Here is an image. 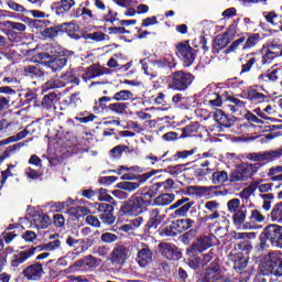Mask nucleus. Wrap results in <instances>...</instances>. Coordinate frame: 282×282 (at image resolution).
Listing matches in <instances>:
<instances>
[{"label": "nucleus", "mask_w": 282, "mask_h": 282, "mask_svg": "<svg viewBox=\"0 0 282 282\" xmlns=\"http://www.w3.org/2000/svg\"><path fill=\"white\" fill-rule=\"evenodd\" d=\"M151 199H153V194H151V192H137L123 203L121 210L130 217H138V215L144 213V207L151 204Z\"/></svg>", "instance_id": "f257e3e1"}, {"label": "nucleus", "mask_w": 282, "mask_h": 282, "mask_svg": "<svg viewBox=\"0 0 282 282\" xmlns=\"http://www.w3.org/2000/svg\"><path fill=\"white\" fill-rule=\"evenodd\" d=\"M67 56H74V52L66 51L64 55H56V51L39 53L40 61L52 72H61L67 65Z\"/></svg>", "instance_id": "f03ea898"}, {"label": "nucleus", "mask_w": 282, "mask_h": 282, "mask_svg": "<svg viewBox=\"0 0 282 282\" xmlns=\"http://www.w3.org/2000/svg\"><path fill=\"white\" fill-rule=\"evenodd\" d=\"M261 163H247L239 165L229 175V182L238 184L239 182H248L252 175L259 172Z\"/></svg>", "instance_id": "7ed1b4c3"}, {"label": "nucleus", "mask_w": 282, "mask_h": 282, "mask_svg": "<svg viewBox=\"0 0 282 282\" xmlns=\"http://www.w3.org/2000/svg\"><path fill=\"white\" fill-rule=\"evenodd\" d=\"M131 257V245L124 242H117L110 252V262L112 265L122 268Z\"/></svg>", "instance_id": "20e7f679"}, {"label": "nucleus", "mask_w": 282, "mask_h": 282, "mask_svg": "<svg viewBox=\"0 0 282 282\" xmlns=\"http://www.w3.org/2000/svg\"><path fill=\"white\" fill-rule=\"evenodd\" d=\"M102 263L101 259H98L91 254L84 257L83 259L77 260L70 267H68L65 272L66 274H72L74 272H80L85 270H95Z\"/></svg>", "instance_id": "39448f33"}, {"label": "nucleus", "mask_w": 282, "mask_h": 282, "mask_svg": "<svg viewBox=\"0 0 282 282\" xmlns=\"http://www.w3.org/2000/svg\"><path fill=\"white\" fill-rule=\"evenodd\" d=\"M200 282H232V280L229 276L221 274V267H219V262L214 260L207 267Z\"/></svg>", "instance_id": "423d86ee"}, {"label": "nucleus", "mask_w": 282, "mask_h": 282, "mask_svg": "<svg viewBox=\"0 0 282 282\" xmlns=\"http://www.w3.org/2000/svg\"><path fill=\"white\" fill-rule=\"evenodd\" d=\"M193 75L191 73H184V70H176L171 77V89L176 91H186L193 83Z\"/></svg>", "instance_id": "0eeeda50"}, {"label": "nucleus", "mask_w": 282, "mask_h": 282, "mask_svg": "<svg viewBox=\"0 0 282 282\" xmlns=\"http://www.w3.org/2000/svg\"><path fill=\"white\" fill-rule=\"evenodd\" d=\"M69 83H73V85H80V79H78L72 70L62 74L57 79L48 80L43 86V89H61V87H65L66 85H69Z\"/></svg>", "instance_id": "6e6552de"}, {"label": "nucleus", "mask_w": 282, "mask_h": 282, "mask_svg": "<svg viewBox=\"0 0 282 282\" xmlns=\"http://www.w3.org/2000/svg\"><path fill=\"white\" fill-rule=\"evenodd\" d=\"M282 158V147L275 150H268L264 152H252L247 154V160L251 162H276Z\"/></svg>", "instance_id": "1a4fd4ad"}, {"label": "nucleus", "mask_w": 282, "mask_h": 282, "mask_svg": "<svg viewBox=\"0 0 282 282\" xmlns=\"http://www.w3.org/2000/svg\"><path fill=\"white\" fill-rule=\"evenodd\" d=\"M89 6V0H86L85 2L80 3L76 9L72 10L70 18L82 19L84 23H91L93 21H96V14H94V11L91 9H88Z\"/></svg>", "instance_id": "9d476101"}, {"label": "nucleus", "mask_w": 282, "mask_h": 282, "mask_svg": "<svg viewBox=\"0 0 282 282\" xmlns=\"http://www.w3.org/2000/svg\"><path fill=\"white\" fill-rule=\"evenodd\" d=\"M282 56V47L279 44H274V42L268 43L265 46L262 47V65H271L274 58H279Z\"/></svg>", "instance_id": "9b49d317"}, {"label": "nucleus", "mask_w": 282, "mask_h": 282, "mask_svg": "<svg viewBox=\"0 0 282 282\" xmlns=\"http://www.w3.org/2000/svg\"><path fill=\"white\" fill-rule=\"evenodd\" d=\"M265 268H268V271L271 272V274H274V276H282V257L281 252L274 251L270 252L265 257Z\"/></svg>", "instance_id": "f8f14e48"}, {"label": "nucleus", "mask_w": 282, "mask_h": 282, "mask_svg": "<svg viewBox=\"0 0 282 282\" xmlns=\"http://www.w3.org/2000/svg\"><path fill=\"white\" fill-rule=\"evenodd\" d=\"M177 51L178 54H181L184 67H191V65L195 63V58H197V51L188 44V41H184L178 44Z\"/></svg>", "instance_id": "ddd939ff"}, {"label": "nucleus", "mask_w": 282, "mask_h": 282, "mask_svg": "<svg viewBox=\"0 0 282 282\" xmlns=\"http://www.w3.org/2000/svg\"><path fill=\"white\" fill-rule=\"evenodd\" d=\"M235 239H242V241L235 245V250L246 252V254L252 252V241L250 239H257L256 232H236Z\"/></svg>", "instance_id": "4468645a"}, {"label": "nucleus", "mask_w": 282, "mask_h": 282, "mask_svg": "<svg viewBox=\"0 0 282 282\" xmlns=\"http://www.w3.org/2000/svg\"><path fill=\"white\" fill-rule=\"evenodd\" d=\"M264 234L271 246L282 248V227L279 225H269L264 228Z\"/></svg>", "instance_id": "2eb2a0df"}, {"label": "nucleus", "mask_w": 282, "mask_h": 282, "mask_svg": "<svg viewBox=\"0 0 282 282\" xmlns=\"http://www.w3.org/2000/svg\"><path fill=\"white\" fill-rule=\"evenodd\" d=\"M260 224H265V214L261 209H251L248 221L243 225V230H257Z\"/></svg>", "instance_id": "dca6fc26"}, {"label": "nucleus", "mask_w": 282, "mask_h": 282, "mask_svg": "<svg viewBox=\"0 0 282 282\" xmlns=\"http://www.w3.org/2000/svg\"><path fill=\"white\" fill-rule=\"evenodd\" d=\"M97 210L100 213L99 219L101 224L106 226H111V224L116 223V215H113V205H109L107 203L97 204Z\"/></svg>", "instance_id": "f3484780"}, {"label": "nucleus", "mask_w": 282, "mask_h": 282, "mask_svg": "<svg viewBox=\"0 0 282 282\" xmlns=\"http://www.w3.org/2000/svg\"><path fill=\"white\" fill-rule=\"evenodd\" d=\"M137 262L140 268H147L153 262V251L149 248V245L141 242L138 249Z\"/></svg>", "instance_id": "a211bd4d"}, {"label": "nucleus", "mask_w": 282, "mask_h": 282, "mask_svg": "<svg viewBox=\"0 0 282 282\" xmlns=\"http://www.w3.org/2000/svg\"><path fill=\"white\" fill-rule=\"evenodd\" d=\"M22 273L28 281H41L43 274H45V270H43V265L40 262H35L26 267Z\"/></svg>", "instance_id": "6ab92c4d"}, {"label": "nucleus", "mask_w": 282, "mask_h": 282, "mask_svg": "<svg viewBox=\"0 0 282 282\" xmlns=\"http://www.w3.org/2000/svg\"><path fill=\"white\" fill-rule=\"evenodd\" d=\"M35 252L36 248L34 247H31L24 251H15L12 256L11 268H19V265H23L25 261L34 257Z\"/></svg>", "instance_id": "aec40b11"}, {"label": "nucleus", "mask_w": 282, "mask_h": 282, "mask_svg": "<svg viewBox=\"0 0 282 282\" xmlns=\"http://www.w3.org/2000/svg\"><path fill=\"white\" fill-rule=\"evenodd\" d=\"M151 66L152 68H149L147 64H143L142 69L147 76L155 78V76H158V69H167V67H171V63L166 58H161L152 61Z\"/></svg>", "instance_id": "412c9836"}, {"label": "nucleus", "mask_w": 282, "mask_h": 282, "mask_svg": "<svg viewBox=\"0 0 282 282\" xmlns=\"http://www.w3.org/2000/svg\"><path fill=\"white\" fill-rule=\"evenodd\" d=\"M205 221H215V219H219L221 215L219 214V203L217 200H208L205 203Z\"/></svg>", "instance_id": "4be33fe9"}, {"label": "nucleus", "mask_w": 282, "mask_h": 282, "mask_svg": "<svg viewBox=\"0 0 282 282\" xmlns=\"http://www.w3.org/2000/svg\"><path fill=\"white\" fill-rule=\"evenodd\" d=\"M160 248L163 257H166L169 261H177L182 257V253H180L177 247L173 243L163 242L160 245Z\"/></svg>", "instance_id": "5701e85b"}, {"label": "nucleus", "mask_w": 282, "mask_h": 282, "mask_svg": "<svg viewBox=\"0 0 282 282\" xmlns=\"http://www.w3.org/2000/svg\"><path fill=\"white\" fill-rule=\"evenodd\" d=\"M213 239H215V236H204L200 239H198L196 242H194L189 249H192V252H204V250H208L210 246H213Z\"/></svg>", "instance_id": "b1692460"}, {"label": "nucleus", "mask_w": 282, "mask_h": 282, "mask_svg": "<svg viewBox=\"0 0 282 282\" xmlns=\"http://www.w3.org/2000/svg\"><path fill=\"white\" fill-rule=\"evenodd\" d=\"M166 215L162 214V212L158 208H153L149 213V220L147 223V228L154 230L162 224L163 219H165Z\"/></svg>", "instance_id": "393cba45"}, {"label": "nucleus", "mask_w": 282, "mask_h": 282, "mask_svg": "<svg viewBox=\"0 0 282 282\" xmlns=\"http://www.w3.org/2000/svg\"><path fill=\"white\" fill-rule=\"evenodd\" d=\"M214 120L220 127L225 129H230L235 124V118L224 113V110H216L214 113Z\"/></svg>", "instance_id": "a878e982"}, {"label": "nucleus", "mask_w": 282, "mask_h": 282, "mask_svg": "<svg viewBox=\"0 0 282 282\" xmlns=\"http://www.w3.org/2000/svg\"><path fill=\"white\" fill-rule=\"evenodd\" d=\"M74 6H76V0H61L59 2L54 3L53 8L56 14L61 15L72 12Z\"/></svg>", "instance_id": "bb28decb"}, {"label": "nucleus", "mask_w": 282, "mask_h": 282, "mask_svg": "<svg viewBox=\"0 0 282 282\" xmlns=\"http://www.w3.org/2000/svg\"><path fill=\"white\" fill-rule=\"evenodd\" d=\"M245 96L248 100L251 102H254L256 105H261V102H268L269 98L265 94L259 93L257 89L249 88L245 93Z\"/></svg>", "instance_id": "cd10ccee"}, {"label": "nucleus", "mask_w": 282, "mask_h": 282, "mask_svg": "<svg viewBox=\"0 0 282 282\" xmlns=\"http://www.w3.org/2000/svg\"><path fill=\"white\" fill-rule=\"evenodd\" d=\"M197 153V148L191 149V150H183V151H177L175 154L172 156L169 155L167 160L165 162H180V160L186 161L191 160V156Z\"/></svg>", "instance_id": "c85d7f7f"}, {"label": "nucleus", "mask_w": 282, "mask_h": 282, "mask_svg": "<svg viewBox=\"0 0 282 282\" xmlns=\"http://www.w3.org/2000/svg\"><path fill=\"white\" fill-rule=\"evenodd\" d=\"M230 44V33L225 32L223 34H219L214 40V51L219 52L220 50H224V47L228 46Z\"/></svg>", "instance_id": "c756f323"}, {"label": "nucleus", "mask_w": 282, "mask_h": 282, "mask_svg": "<svg viewBox=\"0 0 282 282\" xmlns=\"http://www.w3.org/2000/svg\"><path fill=\"white\" fill-rule=\"evenodd\" d=\"M210 180L213 184H226V182H230V175L225 170H216L213 172Z\"/></svg>", "instance_id": "7c9ffc66"}, {"label": "nucleus", "mask_w": 282, "mask_h": 282, "mask_svg": "<svg viewBox=\"0 0 282 282\" xmlns=\"http://www.w3.org/2000/svg\"><path fill=\"white\" fill-rule=\"evenodd\" d=\"M195 252H197V251H192V249H187V254L189 257L188 265H189V268H193V270L203 268L202 256H197Z\"/></svg>", "instance_id": "2f4dec72"}, {"label": "nucleus", "mask_w": 282, "mask_h": 282, "mask_svg": "<svg viewBox=\"0 0 282 282\" xmlns=\"http://www.w3.org/2000/svg\"><path fill=\"white\" fill-rule=\"evenodd\" d=\"M173 202H175V194L165 193L154 198L155 206H169Z\"/></svg>", "instance_id": "473e14b6"}, {"label": "nucleus", "mask_w": 282, "mask_h": 282, "mask_svg": "<svg viewBox=\"0 0 282 282\" xmlns=\"http://www.w3.org/2000/svg\"><path fill=\"white\" fill-rule=\"evenodd\" d=\"M169 155H171V151H166L161 156H155V154L150 153V154L145 155V160H149L151 162L152 166H155V164H158V162H162L163 164H170V161H166V160H169Z\"/></svg>", "instance_id": "72a5a7b5"}, {"label": "nucleus", "mask_w": 282, "mask_h": 282, "mask_svg": "<svg viewBox=\"0 0 282 282\" xmlns=\"http://www.w3.org/2000/svg\"><path fill=\"white\" fill-rule=\"evenodd\" d=\"M33 248H36V252H54V250H58V248H61V240H53Z\"/></svg>", "instance_id": "f704fd0d"}, {"label": "nucleus", "mask_w": 282, "mask_h": 282, "mask_svg": "<svg viewBox=\"0 0 282 282\" xmlns=\"http://www.w3.org/2000/svg\"><path fill=\"white\" fill-rule=\"evenodd\" d=\"M183 134L181 138H193L197 135V131H199V123L198 122H192L191 124L183 128Z\"/></svg>", "instance_id": "c9c22d12"}, {"label": "nucleus", "mask_w": 282, "mask_h": 282, "mask_svg": "<svg viewBox=\"0 0 282 282\" xmlns=\"http://www.w3.org/2000/svg\"><path fill=\"white\" fill-rule=\"evenodd\" d=\"M133 99V93L131 90H119L113 94L112 100H116V102H127V100Z\"/></svg>", "instance_id": "e433bc0d"}, {"label": "nucleus", "mask_w": 282, "mask_h": 282, "mask_svg": "<svg viewBox=\"0 0 282 282\" xmlns=\"http://www.w3.org/2000/svg\"><path fill=\"white\" fill-rule=\"evenodd\" d=\"M279 69L275 68L271 72H269L267 75L265 74H261L258 77L259 83H276V80H279Z\"/></svg>", "instance_id": "4c0bfd02"}, {"label": "nucleus", "mask_w": 282, "mask_h": 282, "mask_svg": "<svg viewBox=\"0 0 282 282\" xmlns=\"http://www.w3.org/2000/svg\"><path fill=\"white\" fill-rule=\"evenodd\" d=\"M33 224L39 229H45L50 226V216L47 215H35L33 217Z\"/></svg>", "instance_id": "58836bf2"}, {"label": "nucleus", "mask_w": 282, "mask_h": 282, "mask_svg": "<svg viewBox=\"0 0 282 282\" xmlns=\"http://www.w3.org/2000/svg\"><path fill=\"white\" fill-rule=\"evenodd\" d=\"M174 223L176 224V228L178 232H184L189 228H193V226L195 225V220L191 218L177 219Z\"/></svg>", "instance_id": "ea45409f"}, {"label": "nucleus", "mask_w": 282, "mask_h": 282, "mask_svg": "<svg viewBox=\"0 0 282 282\" xmlns=\"http://www.w3.org/2000/svg\"><path fill=\"white\" fill-rule=\"evenodd\" d=\"M58 34H63V26L61 25L44 29L42 32V36L45 39H56Z\"/></svg>", "instance_id": "a19ab883"}, {"label": "nucleus", "mask_w": 282, "mask_h": 282, "mask_svg": "<svg viewBox=\"0 0 282 282\" xmlns=\"http://www.w3.org/2000/svg\"><path fill=\"white\" fill-rule=\"evenodd\" d=\"M109 111H112L113 113H117L118 116H122L129 109V104L127 102H113L108 106Z\"/></svg>", "instance_id": "79ce46f5"}, {"label": "nucleus", "mask_w": 282, "mask_h": 282, "mask_svg": "<svg viewBox=\"0 0 282 282\" xmlns=\"http://www.w3.org/2000/svg\"><path fill=\"white\" fill-rule=\"evenodd\" d=\"M246 209L241 208L238 212H234V224L235 226H238L239 228H242L243 230V225L247 223L246 221Z\"/></svg>", "instance_id": "37998d69"}, {"label": "nucleus", "mask_w": 282, "mask_h": 282, "mask_svg": "<svg viewBox=\"0 0 282 282\" xmlns=\"http://www.w3.org/2000/svg\"><path fill=\"white\" fill-rule=\"evenodd\" d=\"M178 232L177 225L173 221L171 225L162 228L160 235L161 237H177Z\"/></svg>", "instance_id": "c03bdc74"}, {"label": "nucleus", "mask_w": 282, "mask_h": 282, "mask_svg": "<svg viewBox=\"0 0 282 282\" xmlns=\"http://www.w3.org/2000/svg\"><path fill=\"white\" fill-rule=\"evenodd\" d=\"M56 102H58V96L54 91L48 93L42 99V105L43 107H46V109H52Z\"/></svg>", "instance_id": "a18cd8bd"}, {"label": "nucleus", "mask_w": 282, "mask_h": 282, "mask_svg": "<svg viewBox=\"0 0 282 282\" xmlns=\"http://www.w3.org/2000/svg\"><path fill=\"white\" fill-rule=\"evenodd\" d=\"M153 188H155V191H160V188H163L165 193H171V191L175 188V181H173V178H167L165 182L155 183L153 185Z\"/></svg>", "instance_id": "49530a36"}, {"label": "nucleus", "mask_w": 282, "mask_h": 282, "mask_svg": "<svg viewBox=\"0 0 282 282\" xmlns=\"http://www.w3.org/2000/svg\"><path fill=\"white\" fill-rule=\"evenodd\" d=\"M206 102H208V105H210L212 107H221V96L215 91H209L206 95Z\"/></svg>", "instance_id": "de8ad7c7"}, {"label": "nucleus", "mask_w": 282, "mask_h": 282, "mask_svg": "<svg viewBox=\"0 0 282 282\" xmlns=\"http://www.w3.org/2000/svg\"><path fill=\"white\" fill-rule=\"evenodd\" d=\"M253 184L254 191H259V193H270V189L274 186L272 183H264L263 180H258L251 182Z\"/></svg>", "instance_id": "09e8293b"}, {"label": "nucleus", "mask_w": 282, "mask_h": 282, "mask_svg": "<svg viewBox=\"0 0 282 282\" xmlns=\"http://www.w3.org/2000/svg\"><path fill=\"white\" fill-rule=\"evenodd\" d=\"M243 45H246V36H241L238 40H235L231 45L225 50V54L237 52V50H243Z\"/></svg>", "instance_id": "8fccbe9b"}, {"label": "nucleus", "mask_w": 282, "mask_h": 282, "mask_svg": "<svg viewBox=\"0 0 282 282\" xmlns=\"http://www.w3.org/2000/svg\"><path fill=\"white\" fill-rule=\"evenodd\" d=\"M25 76H31L35 78H43L45 76V73L36 66H28L24 68Z\"/></svg>", "instance_id": "3c124183"}, {"label": "nucleus", "mask_w": 282, "mask_h": 282, "mask_svg": "<svg viewBox=\"0 0 282 282\" xmlns=\"http://www.w3.org/2000/svg\"><path fill=\"white\" fill-rule=\"evenodd\" d=\"M271 221H278V224H282V202L275 204L272 208Z\"/></svg>", "instance_id": "603ef678"}, {"label": "nucleus", "mask_w": 282, "mask_h": 282, "mask_svg": "<svg viewBox=\"0 0 282 282\" xmlns=\"http://www.w3.org/2000/svg\"><path fill=\"white\" fill-rule=\"evenodd\" d=\"M261 40V35L259 33H253L245 40L243 50H251V47L257 46V43Z\"/></svg>", "instance_id": "864d4df0"}, {"label": "nucleus", "mask_w": 282, "mask_h": 282, "mask_svg": "<svg viewBox=\"0 0 282 282\" xmlns=\"http://www.w3.org/2000/svg\"><path fill=\"white\" fill-rule=\"evenodd\" d=\"M117 186L121 191H128V193H133V191H138V188H140V183H138V182H121V183H118Z\"/></svg>", "instance_id": "5fc2aeb1"}, {"label": "nucleus", "mask_w": 282, "mask_h": 282, "mask_svg": "<svg viewBox=\"0 0 282 282\" xmlns=\"http://www.w3.org/2000/svg\"><path fill=\"white\" fill-rule=\"evenodd\" d=\"M23 147H25V143H23V142L9 145V147L2 152V154H4V158L8 159V158L14 155V153H18V151H21V149H23Z\"/></svg>", "instance_id": "6e6d98bb"}, {"label": "nucleus", "mask_w": 282, "mask_h": 282, "mask_svg": "<svg viewBox=\"0 0 282 282\" xmlns=\"http://www.w3.org/2000/svg\"><path fill=\"white\" fill-rule=\"evenodd\" d=\"M7 6L9 10H13V12H21L22 14H28V9L23 7V4L17 3L14 0H7Z\"/></svg>", "instance_id": "4d7b16f0"}, {"label": "nucleus", "mask_w": 282, "mask_h": 282, "mask_svg": "<svg viewBox=\"0 0 282 282\" xmlns=\"http://www.w3.org/2000/svg\"><path fill=\"white\" fill-rule=\"evenodd\" d=\"M96 195H98L99 202H109V204H115L116 202L113 197H111V195H109V193L105 188L97 189Z\"/></svg>", "instance_id": "13d9d810"}, {"label": "nucleus", "mask_w": 282, "mask_h": 282, "mask_svg": "<svg viewBox=\"0 0 282 282\" xmlns=\"http://www.w3.org/2000/svg\"><path fill=\"white\" fill-rule=\"evenodd\" d=\"M194 204L195 202L191 200L184 203L175 210V215H177L178 217H184L191 210V208H193Z\"/></svg>", "instance_id": "bf43d9fd"}, {"label": "nucleus", "mask_w": 282, "mask_h": 282, "mask_svg": "<svg viewBox=\"0 0 282 282\" xmlns=\"http://www.w3.org/2000/svg\"><path fill=\"white\" fill-rule=\"evenodd\" d=\"M256 64H257V58L250 57L246 64H242L240 76H242V74H248L249 72H251L252 67H254Z\"/></svg>", "instance_id": "052dcab7"}, {"label": "nucleus", "mask_w": 282, "mask_h": 282, "mask_svg": "<svg viewBox=\"0 0 282 282\" xmlns=\"http://www.w3.org/2000/svg\"><path fill=\"white\" fill-rule=\"evenodd\" d=\"M93 254H96L97 257H101L105 259L109 254V247L107 246H95L93 248Z\"/></svg>", "instance_id": "680f3d73"}, {"label": "nucleus", "mask_w": 282, "mask_h": 282, "mask_svg": "<svg viewBox=\"0 0 282 282\" xmlns=\"http://www.w3.org/2000/svg\"><path fill=\"white\" fill-rule=\"evenodd\" d=\"M239 206H241V200L239 198H234L230 199L227 203V208L231 214L237 213L238 210H241V208H239Z\"/></svg>", "instance_id": "e2e57ef3"}, {"label": "nucleus", "mask_w": 282, "mask_h": 282, "mask_svg": "<svg viewBox=\"0 0 282 282\" xmlns=\"http://www.w3.org/2000/svg\"><path fill=\"white\" fill-rule=\"evenodd\" d=\"M226 101L229 102V105H227L229 111L231 109H235L236 107H239L240 105H243L245 101H241L239 98L235 97V96H228L226 98Z\"/></svg>", "instance_id": "0e129e2a"}, {"label": "nucleus", "mask_w": 282, "mask_h": 282, "mask_svg": "<svg viewBox=\"0 0 282 282\" xmlns=\"http://www.w3.org/2000/svg\"><path fill=\"white\" fill-rule=\"evenodd\" d=\"M86 37L90 39V41H96L97 43H100V41H106L108 39V35L102 32H94L87 34Z\"/></svg>", "instance_id": "69168bd1"}, {"label": "nucleus", "mask_w": 282, "mask_h": 282, "mask_svg": "<svg viewBox=\"0 0 282 282\" xmlns=\"http://www.w3.org/2000/svg\"><path fill=\"white\" fill-rule=\"evenodd\" d=\"M254 187H253V183H251L248 187L243 188L240 192V197L241 199H250V197H252L253 193H254Z\"/></svg>", "instance_id": "338daca9"}, {"label": "nucleus", "mask_w": 282, "mask_h": 282, "mask_svg": "<svg viewBox=\"0 0 282 282\" xmlns=\"http://www.w3.org/2000/svg\"><path fill=\"white\" fill-rule=\"evenodd\" d=\"M100 239L104 243H113L118 241V236L112 232H105L100 236Z\"/></svg>", "instance_id": "774afa93"}]
</instances>
